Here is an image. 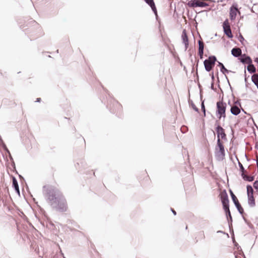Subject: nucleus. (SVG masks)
I'll use <instances>...</instances> for the list:
<instances>
[{
    "instance_id": "13",
    "label": "nucleus",
    "mask_w": 258,
    "mask_h": 258,
    "mask_svg": "<svg viewBox=\"0 0 258 258\" xmlns=\"http://www.w3.org/2000/svg\"><path fill=\"white\" fill-rule=\"evenodd\" d=\"M146 4H147L151 8L154 14L157 15V10L154 3V0H144Z\"/></svg>"
},
{
    "instance_id": "44",
    "label": "nucleus",
    "mask_w": 258,
    "mask_h": 258,
    "mask_svg": "<svg viewBox=\"0 0 258 258\" xmlns=\"http://www.w3.org/2000/svg\"><path fill=\"white\" fill-rule=\"evenodd\" d=\"M242 218L243 219V220L244 221V222L247 224H248V222L247 221V219L244 217V216L242 215Z\"/></svg>"
},
{
    "instance_id": "10",
    "label": "nucleus",
    "mask_w": 258,
    "mask_h": 258,
    "mask_svg": "<svg viewBox=\"0 0 258 258\" xmlns=\"http://www.w3.org/2000/svg\"><path fill=\"white\" fill-rule=\"evenodd\" d=\"M237 12L240 13L238 11L237 5H233L230 8L229 16L231 20H234L237 15Z\"/></svg>"
},
{
    "instance_id": "42",
    "label": "nucleus",
    "mask_w": 258,
    "mask_h": 258,
    "mask_svg": "<svg viewBox=\"0 0 258 258\" xmlns=\"http://www.w3.org/2000/svg\"><path fill=\"white\" fill-rule=\"evenodd\" d=\"M211 76V79L212 80V82H214V79H215V77H214V72H212V73L210 74Z\"/></svg>"
},
{
    "instance_id": "17",
    "label": "nucleus",
    "mask_w": 258,
    "mask_h": 258,
    "mask_svg": "<svg viewBox=\"0 0 258 258\" xmlns=\"http://www.w3.org/2000/svg\"><path fill=\"white\" fill-rule=\"evenodd\" d=\"M241 53V50L238 47H235L231 50V54L235 57H239Z\"/></svg>"
},
{
    "instance_id": "54",
    "label": "nucleus",
    "mask_w": 258,
    "mask_h": 258,
    "mask_svg": "<svg viewBox=\"0 0 258 258\" xmlns=\"http://www.w3.org/2000/svg\"><path fill=\"white\" fill-rule=\"evenodd\" d=\"M244 74H245V82H246V71L245 70H244Z\"/></svg>"
},
{
    "instance_id": "30",
    "label": "nucleus",
    "mask_w": 258,
    "mask_h": 258,
    "mask_svg": "<svg viewBox=\"0 0 258 258\" xmlns=\"http://www.w3.org/2000/svg\"><path fill=\"white\" fill-rule=\"evenodd\" d=\"M1 146H2V147L4 149V150L8 154H10V151L9 150V149H8V148L7 147V146L5 144V143H2V145H0Z\"/></svg>"
},
{
    "instance_id": "6",
    "label": "nucleus",
    "mask_w": 258,
    "mask_h": 258,
    "mask_svg": "<svg viewBox=\"0 0 258 258\" xmlns=\"http://www.w3.org/2000/svg\"><path fill=\"white\" fill-rule=\"evenodd\" d=\"M215 125L216 126L215 130L217 135V139H220V137L222 140H226V135L225 133L224 129L216 121Z\"/></svg>"
},
{
    "instance_id": "38",
    "label": "nucleus",
    "mask_w": 258,
    "mask_h": 258,
    "mask_svg": "<svg viewBox=\"0 0 258 258\" xmlns=\"http://www.w3.org/2000/svg\"><path fill=\"white\" fill-rule=\"evenodd\" d=\"M238 40L241 43H243V42L244 41V38L241 34L239 35Z\"/></svg>"
},
{
    "instance_id": "19",
    "label": "nucleus",
    "mask_w": 258,
    "mask_h": 258,
    "mask_svg": "<svg viewBox=\"0 0 258 258\" xmlns=\"http://www.w3.org/2000/svg\"><path fill=\"white\" fill-rule=\"evenodd\" d=\"M248 204L250 207H254L255 206V199L253 195L247 196Z\"/></svg>"
},
{
    "instance_id": "47",
    "label": "nucleus",
    "mask_w": 258,
    "mask_h": 258,
    "mask_svg": "<svg viewBox=\"0 0 258 258\" xmlns=\"http://www.w3.org/2000/svg\"><path fill=\"white\" fill-rule=\"evenodd\" d=\"M8 155H9V158H10V160H11V161L13 160V157H12V155H11V153H10V154H8Z\"/></svg>"
},
{
    "instance_id": "49",
    "label": "nucleus",
    "mask_w": 258,
    "mask_h": 258,
    "mask_svg": "<svg viewBox=\"0 0 258 258\" xmlns=\"http://www.w3.org/2000/svg\"><path fill=\"white\" fill-rule=\"evenodd\" d=\"M11 161H12V166L13 167H14V168H15V164L14 160Z\"/></svg>"
},
{
    "instance_id": "1",
    "label": "nucleus",
    "mask_w": 258,
    "mask_h": 258,
    "mask_svg": "<svg viewBox=\"0 0 258 258\" xmlns=\"http://www.w3.org/2000/svg\"><path fill=\"white\" fill-rule=\"evenodd\" d=\"M43 194L46 201L53 209L60 212L67 211L66 200L58 189L54 186L44 185Z\"/></svg>"
},
{
    "instance_id": "32",
    "label": "nucleus",
    "mask_w": 258,
    "mask_h": 258,
    "mask_svg": "<svg viewBox=\"0 0 258 258\" xmlns=\"http://www.w3.org/2000/svg\"><path fill=\"white\" fill-rule=\"evenodd\" d=\"M227 221H228V225H229V229H230V230H231V228L232 227V216H231V218H229L228 219H227Z\"/></svg>"
},
{
    "instance_id": "57",
    "label": "nucleus",
    "mask_w": 258,
    "mask_h": 258,
    "mask_svg": "<svg viewBox=\"0 0 258 258\" xmlns=\"http://www.w3.org/2000/svg\"><path fill=\"white\" fill-rule=\"evenodd\" d=\"M245 157H246V158L247 160L248 161H249V159L248 158V157H247V155H246V154H245Z\"/></svg>"
},
{
    "instance_id": "23",
    "label": "nucleus",
    "mask_w": 258,
    "mask_h": 258,
    "mask_svg": "<svg viewBox=\"0 0 258 258\" xmlns=\"http://www.w3.org/2000/svg\"><path fill=\"white\" fill-rule=\"evenodd\" d=\"M251 81L257 87L258 86V74H254L251 76Z\"/></svg>"
},
{
    "instance_id": "51",
    "label": "nucleus",
    "mask_w": 258,
    "mask_h": 258,
    "mask_svg": "<svg viewBox=\"0 0 258 258\" xmlns=\"http://www.w3.org/2000/svg\"><path fill=\"white\" fill-rule=\"evenodd\" d=\"M19 177L20 178V179L21 180H24V177L20 174H19Z\"/></svg>"
},
{
    "instance_id": "61",
    "label": "nucleus",
    "mask_w": 258,
    "mask_h": 258,
    "mask_svg": "<svg viewBox=\"0 0 258 258\" xmlns=\"http://www.w3.org/2000/svg\"><path fill=\"white\" fill-rule=\"evenodd\" d=\"M197 25V23L196 22V23H195L194 27H197V26H196Z\"/></svg>"
},
{
    "instance_id": "5",
    "label": "nucleus",
    "mask_w": 258,
    "mask_h": 258,
    "mask_svg": "<svg viewBox=\"0 0 258 258\" xmlns=\"http://www.w3.org/2000/svg\"><path fill=\"white\" fill-rule=\"evenodd\" d=\"M230 194L232 199V200L237 209V211H238L239 213L241 215H243L244 214V210L243 208L242 207L241 204L239 202L237 197L234 194L233 191L230 189L229 190Z\"/></svg>"
},
{
    "instance_id": "60",
    "label": "nucleus",
    "mask_w": 258,
    "mask_h": 258,
    "mask_svg": "<svg viewBox=\"0 0 258 258\" xmlns=\"http://www.w3.org/2000/svg\"><path fill=\"white\" fill-rule=\"evenodd\" d=\"M191 32L192 33V36H194V31L192 29L191 30Z\"/></svg>"
},
{
    "instance_id": "40",
    "label": "nucleus",
    "mask_w": 258,
    "mask_h": 258,
    "mask_svg": "<svg viewBox=\"0 0 258 258\" xmlns=\"http://www.w3.org/2000/svg\"><path fill=\"white\" fill-rule=\"evenodd\" d=\"M201 106H202V110L204 113V115L205 116L206 115V109H205V105L203 103L202 104Z\"/></svg>"
},
{
    "instance_id": "28",
    "label": "nucleus",
    "mask_w": 258,
    "mask_h": 258,
    "mask_svg": "<svg viewBox=\"0 0 258 258\" xmlns=\"http://www.w3.org/2000/svg\"><path fill=\"white\" fill-rule=\"evenodd\" d=\"M1 146H2V147L4 149V150L8 154H10V151L9 150V149H8V148L7 147V146L5 144V143H2V145H0Z\"/></svg>"
},
{
    "instance_id": "25",
    "label": "nucleus",
    "mask_w": 258,
    "mask_h": 258,
    "mask_svg": "<svg viewBox=\"0 0 258 258\" xmlns=\"http://www.w3.org/2000/svg\"><path fill=\"white\" fill-rule=\"evenodd\" d=\"M223 209L225 211L227 219H228L229 218H231V216H231V212H230V211L229 209V207H226V208H224Z\"/></svg>"
},
{
    "instance_id": "31",
    "label": "nucleus",
    "mask_w": 258,
    "mask_h": 258,
    "mask_svg": "<svg viewBox=\"0 0 258 258\" xmlns=\"http://www.w3.org/2000/svg\"><path fill=\"white\" fill-rule=\"evenodd\" d=\"M1 146H2V147L4 149V150L8 154H10V151L9 150V149H8V148L7 147V146L5 144V143H2V145H0Z\"/></svg>"
},
{
    "instance_id": "62",
    "label": "nucleus",
    "mask_w": 258,
    "mask_h": 258,
    "mask_svg": "<svg viewBox=\"0 0 258 258\" xmlns=\"http://www.w3.org/2000/svg\"><path fill=\"white\" fill-rule=\"evenodd\" d=\"M189 55H190V57H191V54L189 53Z\"/></svg>"
},
{
    "instance_id": "7",
    "label": "nucleus",
    "mask_w": 258,
    "mask_h": 258,
    "mask_svg": "<svg viewBox=\"0 0 258 258\" xmlns=\"http://www.w3.org/2000/svg\"><path fill=\"white\" fill-rule=\"evenodd\" d=\"M219 196L223 208L229 207V201L226 189H224Z\"/></svg>"
},
{
    "instance_id": "63",
    "label": "nucleus",
    "mask_w": 258,
    "mask_h": 258,
    "mask_svg": "<svg viewBox=\"0 0 258 258\" xmlns=\"http://www.w3.org/2000/svg\"><path fill=\"white\" fill-rule=\"evenodd\" d=\"M56 52H57V53H58V49L56 50Z\"/></svg>"
},
{
    "instance_id": "50",
    "label": "nucleus",
    "mask_w": 258,
    "mask_h": 258,
    "mask_svg": "<svg viewBox=\"0 0 258 258\" xmlns=\"http://www.w3.org/2000/svg\"><path fill=\"white\" fill-rule=\"evenodd\" d=\"M41 98H38L36 99V100L35 102H40L41 101Z\"/></svg>"
},
{
    "instance_id": "18",
    "label": "nucleus",
    "mask_w": 258,
    "mask_h": 258,
    "mask_svg": "<svg viewBox=\"0 0 258 258\" xmlns=\"http://www.w3.org/2000/svg\"><path fill=\"white\" fill-rule=\"evenodd\" d=\"M218 66L220 67V72L224 74L225 75H226V73H228L229 72H231V73H234L235 72H232L230 70H227L225 67V66H224V64L221 62H219L218 61Z\"/></svg>"
},
{
    "instance_id": "35",
    "label": "nucleus",
    "mask_w": 258,
    "mask_h": 258,
    "mask_svg": "<svg viewBox=\"0 0 258 258\" xmlns=\"http://www.w3.org/2000/svg\"><path fill=\"white\" fill-rule=\"evenodd\" d=\"M253 186L254 187V188L257 190L258 191V180H255L254 182H253Z\"/></svg>"
},
{
    "instance_id": "46",
    "label": "nucleus",
    "mask_w": 258,
    "mask_h": 258,
    "mask_svg": "<svg viewBox=\"0 0 258 258\" xmlns=\"http://www.w3.org/2000/svg\"><path fill=\"white\" fill-rule=\"evenodd\" d=\"M254 61L255 62H256L257 64V66H258V57H255L254 59Z\"/></svg>"
},
{
    "instance_id": "24",
    "label": "nucleus",
    "mask_w": 258,
    "mask_h": 258,
    "mask_svg": "<svg viewBox=\"0 0 258 258\" xmlns=\"http://www.w3.org/2000/svg\"><path fill=\"white\" fill-rule=\"evenodd\" d=\"M246 190H247V196L249 195H252L253 192V189L252 188V187L250 185H247L246 186Z\"/></svg>"
},
{
    "instance_id": "59",
    "label": "nucleus",
    "mask_w": 258,
    "mask_h": 258,
    "mask_svg": "<svg viewBox=\"0 0 258 258\" xmlns=\"http://www.w3.org/2000/svg\"><path fill=\"white\" fill-rule=\"evenodd\" d=\"M217 233H224V232L222 231L219 230V231H217Z\"/></svg>"
},
{
    "instance_id": "64",
    "label": "nucleus",
    "mask_w": 258,
    "mask_h": 258,
    "mask_svg": "<svg viewBox=\"0 0 258 258\" xmlns=\"http://www.w3.org/2000/svg\"><path fill=\"white\" fill-rule=\"evenodd\" d=\"M257 68H258V66H257Z\"/></svg>"
},
{
    "instance_id": "4",
    "label": "nucleus",
    "mask_w": 258,
    "mask_h": 258,
    "mask_svg": "<svg viewBox=\"0 0 258 258\" xmlns=\"http://www.w3.org/2000/svg\"><path fill=\"white\" fill-rule=\"evenodd\" d=\"M217 58L215 55L209 56L207 59L204 61V64L205 70L210 72L214 67Z\"/></svg>"
},
{
    "instance_id": "39",
    "label": "nucleus",
    "mask_w": 258,
    "mask_h": 258,
    "mask_svg": "<svg viewBox=\"0 0 258 258\" xmlns=\"http://www.w3.org/2000/svg\"><path fill=\"white\" fill-rule=\"evenodd\" d=\"M188 103L189 106L194 109V102L192 100L190 99V98L188 99Z\"/></svg>"
},
{
    "instance_id": "21",
    "label": "nucleus",
    "mask_w": 258,
    "mask_h": 258,
    "mask_svg": "<svg viewBox=\"0 0 258 258\" xmlns=\"http://www.w3.org/2000/svg\"><path fill=\"white\" fill-rule=\"evenodd\" d=\"M241 176L244 180L251 182L254 179V176H248L245 173H241Z\"/></svg>"
},
{
    "instance_id": "22",
    "label": "nucleus",
    "mask_w": 258,
    "mask_h": 258,
    "mask_svg": "<svg viewBox=\"0 0 258 258\" xmlns=\"http://www.w3.org/2000/svg\"><path fill=\"white\" fill-rule=\"evenodd\" d=\"M247 71L250 74L254 73L256 72V68L255 66L252 64V62L248 63L247 67Z\"/></svg>"
},
{
    "instance_id": "48",
    "label": "nucleus",
    "mask_w": 258,
    "mask_h": 258,
    "mask_svg": "<svg viewBox=\"0 0 258 258\" xmlns=\"http://www.w3.org/2000/svg\"><path fill=\"white\" fill-rule=\"evenodd\" d=\"M4 141L1 137V136H0V145L2 144V143H4Z\"/></svg>"
},
{
    "instance_id": "45",
    "label": "nucleus",
    "mask_w": 258,
    "mask_h": 258,
    "mask_svg": "<svg viewBox=\"0 0 258 258\" xmlns=\"http://www.w3.org/2000/svg\"><path fill=\"white\" fill-rule=\"evenodd\" d=\"M235 104H238L240 106H241V104H240L239 100H237L236 102H235Z\"/></svg>"
},
{
    "instance_id": "37",
    "label": "nucleus",
    "mask_w": 258,
    "mask_h": 258,
    "mask_svg": "<svg viewBox=\"0 0 258 258\" xmlns=\"http://www.w3.org/2000/svg\"><path fill=\"white\" fill-rule=\"evenodd\" d=\"M187 16L189 19L192 20V11H190L189 10L187 11Z\"/></svg>"
},
{
    "instance_id": "8",
    "label": "nucleus",
    "mask_w": 258,
    "mask_h": 258,
    "mask_svg": "<svg viewBox=\"0 0 258 258\" xmlns=\"http://www.w3.org/2000/svg\"><path fill=\"white\" fill-rule=\"evenodd\" d=\"M121 109V105L116 101H114L112 106L110 105V111L113 114H119Z\"/></svg>"
},
{
    "instance_id": "12",
    "label": "nucleus",
    "mask_w": 258,
    "mask_h": 258,
    "mask_svg": "<svg viewBox=\"0 0 258 258\" xmlns=\"http://www.w3.org/2000/svg\"><path fill=\"white\" fill-rule=\"evenodd\" d=\"M198 54L200 56V58L202 59L203 58L204 43L202 40H199L198 41Z\"/></svg>"
},
{
    "instance_id": "29",
    "label": "nucleus",
    "mask_w": 258,
    "mask_h": 258,
    "mask_svg": "<svg viewBox=\"0 0 258 258\" xmlns=\"http://www.w3.org/2000/svg\"><path fill=\"white\" fill-rule=\"evenodd\" d=\"M1 146H2V147L4 149V150L8 154H10V151L9 150V149H8V148L7 147V146L5 144V143H2V145H0Z\"/></svg>"
},
{
    "instance_id": "33",
    "label": "nucleus",
    "mask_w": 258,
    "mask_h": 258,
    "mask_svg": "<svg viewBox=\"0 0 258 258\" xmlns=\"http://www.w3.org/2000/svg\"><path fill=\"white\" fill-rule=\"evenodd\" d=\"M187 5L189 7L194 8V0H189Z\"/></svg>"
},
{
    "instance_id": "15",
    "label": "nucleus",
    "mask_w": 258,
    "mask_h": 258,
    "mask_svg": "<svg viewBox=\"0 0 258 258\" xmlns=\"http://www.w3.org/2000/svg\"><path fill=\"white\" fill-rule=\"evenodd\" d=\"M12 186L15 189L16 192L20 195V192L18 182L17 181V179L14 176H12Z\"/></svg>"
},
{
    "instance_id": "27",
    "label": "nucleus",
    "mask_w": 258,
    "mask_h": 258,
    "mask_svg": "<svg viewBox=\"0 0 258 258\" xmlns=\"http://www.w3.org/2000/svg\"><path fill=\"white\" fill-rule=\"evenodd\" d=\"M1 146H2V147L4 149V150L8 154H10V151L9 150V149H8V148L7 147V146L5 144V143H2V145H0Z\"/></svg>"
},
{
    "instance_id": "16",
    "label": "nucleus",
    "mask_w": 258,
    "mask_h": 258,
    "mask_svg": "<svg viewBox=\"0 0 258 258\" xmlns=\"http://www.w3.org/2000/svg\"><path fill=\"white\" fill-rule=\"evenodd\" d=\"M207 6H209V4L204 2L203 0H195V8H205Z\"/></svg>"
},
{
    "instance_id": "11",
    "label": "nucleus",
    "mask_w": 258,
    "mask_h": 258,
    "mask_svg": "<svg viewBox=\"0 0 258 258\" xmlns=\"http://www.w3.org/2000/svg\"><path fill=\"white\" fill-rule=\"evenodd\" d=\"M181 39L182 43L184 45L185 50H186L189 45L188 38L187 35L186 31L183 29L181 34Z\"/></svg>"
},
{
    "instance_id": "52",
    "label": "nucleus",
    "mask_w": 258,
    "mask_h": 258,
    "mask_svg": "<svg viewBox=\"0 0 258 258\" xmlns=\"http://www.w3.org/2000/svg\"><path fill=\"white\" fill-rule=\"evenodd\" d=\"M247 225H248L249 227L250 228H253V226L251 224L248 223V224H247Z\"/></svg>"
},
{
    "instance_id": "36",
    "label": "nucleus",
    "mask_w": 258,
    "mask_h": 258,
    "mask_svg": "<svg viewBox=\"0 0 258 258\" xmlns=\"http://www.w3.org/2000/svg\"><path fill=\"white\" fill-rule=\"evenodd\" d=\"M192 83V80H190L188 83V92H189V94L190 95V89H191V84Z\"/></svg>"
},
{
    "instance_id": "41",
    "label": "nucleus",
    "mask_w": 258,
    "mask_h": 258,
    "mask_svg": "<svg viewBox=\"0 0 258 258\" xmlns=\"http://www.w3.org/2000/svg\"><path fill=\"white\" fill-rule=\"evenodd\" d=\"M211 88L214 91H216V88L214 87V82H212L211 85Z\"/></svg>"
},
{
    "instance_id": "55",
    "label": "nucleus",
    "mask_w": 258,
    "mask_h": 258,
    "mask_svg": "<svg viewBox=\"0 0 258 258\" xmlns=\"http://www.w3.org/2000/svg\"><path fill=\"white\" fill-rule=\"evenodd\" d=\"M195 111H198L199 109L195 105Z\"/></svg>"
},
{
    "instance_id": "43",
    "label": "nucleus",
    "mask_w": 258,
    "mask_h": 258,
    "mask_svg": "<svg viewBox=\"0 0 258 258\" xmlns=\"http://www.w3.org/2000/svg\"><path fill=\"white\" fill-rule=\"evenodd\" d=\"M170 210H171V211L172 212V213L174 215H176V211L173 209L171 208Z\"/></svg>"
},
{
    "instance_id": "9",
    "label": "nucleus",
    "mask_w": 258,
    "mask_h": 258,
    "mask_svg": "<svg viewBox=\"0 0 258 258\" xmlns=\"http://www.w3.org/2000/svg\"><path fill=\"white\" fill-rule=\"evenodd\" d=\"M223 28L224 34L229 38L233 37V35L231 30L230 25L228 22V20H225L223 24Z\"/></svg>"
},
{
    "instance_id": "34",
    "label": "nucleus",
    "mask_w": 258,
    "mask_h": 258,
    "mask_svg": "<svg viewBox=\"0 0 258 258\" xmlns=\"http://www.w3.org/2000/svg\"><path fill=\"white\" fill-rule=\"evenodd\" d=\"M180 131L182 133H185L187 131V127L186 126H182L180 128Z\"/></svg>"
},
{
    "instance_id": "20",
    "label": "nucleus",
    "mask_w": 258,
    "mask_h": 258,
    "mask_svg": "<svg viewBox=\"0 0 258 258\" xmlns=\"http://www.w3.org/2000/svg\"><path fill=\"white\" fill-rule=\"evenodd\" d=\"M230 112L232 114L234 115H237L240 113V110L237 106L234 105L231 106Z\"/></svg>"
},
{
    "instance_id": "56",
    "label": "nucleus",
    "mask_w": 258,
    "mask_h": 258,
    "mask_svg": "<svg viewBox=\"0 0 258 258\" xmlns=\"http://www.w3.org/2000/svg\"><path fill=\"white\" fill-rule=\"evenodd\" d=\"M255 160L256 161V166H257V167L258 168V159H256Z\"/></svg>"
},
{
    "instance_id": "53",
    "label": "nucleus",
    "mask_w": 258,
    "mask_h": 258,
    "mask_svg": "<svg viewBox=\"0 0 258 258\" xmlns=\"http://www.w3.org/2000/svg\"><path fill=\"white\" fill-rule=\"evenodd\" d=\"M191 73H194V64L191 65Z\"/></svg>"
},
{
    "instance_id": "14",
    "label": "nucleus",
    "mask_w": 258,
    "mask_h": 258,
    "mask_svg": "<svg viewBox=\"0 0 258 258\" xmlns=\"http://www.w3.org/2000/svg\"><path fill=\"white\" fill-rule=\"evenodd\" d=\"M239 60L243 64H247L249 63H251L252 62V59L251 58L246 54H243L239 58Z\"/></svg>"
},
{
    "instance_id": "58",
    "label": "nucleus",
    "mask_w": 258,
    "mask_h": 258,
    "mask_svg": "<svg viewBox=\"0 0 258 258\" xmlns=\"http://www.w3.org/2000/svg\"><path fill=\"white\" fill-rule=\"evenodd\" d=\"M225 77H226V79L227 80L228 82H229L228 79V78H227V77L226 76V75H225ZM228 83H229V82H228ZM229 85H230V83H229Z\"/></svg>"
},
{
    "instance_id": "26",
    "label": "nucleus",
    "mask_w": 258,
    "mask_h": 258,
    "mask_svg": "<svg viewBox=\"0 0 258 258\" xmlns=\"http://www.w3.org/2000/svg\"><path fill=\"white\" fill-rule=\"evenodd\" d=\"M237 161H238V164L239 167V170L241 172V173H245L246 172V170H245L244 167L243 166L242 164L240 162H239L238 159L236 158Z\"/></svg>"
},
{
    "instance_id": "2",
    "label": "nucleus",
    "mask_w": 258,
    "mask_h": 258,
    "mask_svg": "<svg viewBox=\"0 0 258 258\" xmlns=\"http://www.w3.org/2000/svg\"><path fill=\"white\" fill-rule=\"evenodd\" d=\"M216 106V114L218 118L219 119L222 117L225 118L226 117V103L222 101H220L217 102Z\"/></svg>"
},
{
    "instance_id": "3",
    "label": "nucleus",
    "mask_w": 258,
    "mask_h": 258,
    "mask_svg": "<svg viewBox=\"0 0 258 258\" xmlns=\"http://www.w3.org/2000/svg\"><path fill=\"white\" fill-rule=\"evenodd\" d=\"M225 155L224 147L220 139H217V146L216 147L215 156L219 160L224 159Z\"/></svg>"
}]
</instances>
